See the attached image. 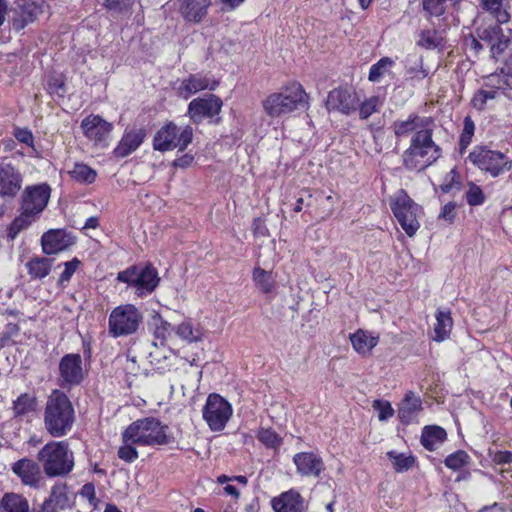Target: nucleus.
<instances>
[{
    "label": "nucleus",
    "instance_id": "obj_1",
    "mask_svg": "<svg viewBox=\"0 0 512 512\" xmlns=\"http://www.w3.org/2000/svg\"><path fill=\"white\" fill-rule=\"evenodd\" d=\"M75 420L74 408L64 392L54 390L48 397L44 410V426L55 438L65 436Z\"/></svg>",
    "mask_w": 512,
    "mask_h": 512
},
{
    "label": "nucleus",
    "instance_id": "obj_2",
    "mask_svg": "<svg viewBox=\"0 0 512 512\" xmlns=\"http://www.w3.org/2000/svg\"><path fill=\"white\" fill-rule=\"evenodd\" d=\"M433 132L422 131L412 135L409 147L402 155L406 169L422 171L436 162L442 155V149L433 140Z\"/></svg>",
    "mask_w": 512,
    "mask_h": 512
},
{
    "label": "nucleus",
    "instance_id": "obj_3",
    "mask_svg": "<svg viewBox=\"0 0 512 512\" xmlns=\"http://www.w3.org/2000/svg\"><path fill=\"white\" fill-rule=\"evenodd\" d=\"M37 460L46 476L65 477L74 468V453L66 441H51L37 454Z\"/></svg>",
    "mask_w": 512,
    "mask_h": 512
},
{
    "label": "nucleus",
    "instance_id": "obj_4",
    "mask_svg": "<svg viewBox=\"0 0 512 512\" xmlns=\"http://www.w3.org/2000/svg\"><path fill=\"white\" fill-rule=\"evenodd\" d=\"M308 104V95L299 83H291L280 92L271 93L262 101L265 113L279 118Z\"/></svg>",
    "mask_w": 512,
    "mask_h": 512
},
{
    "label": "nucleus",
    "instance_id": "obj_5",
    "mask_svg": "<svg viewBox=\"0 0 512 512\" xmlns=\"http://www.w3.org/2000/svg\"><path fill=\"white\" fill-rule=\"evenodd\" d=\"M169 427L155 417H145L132 422L125 429V437L138 446H163L171 442Z\"/></svg>",
    "mask_w": 512,
    "mask_h": 512
},
{
    "label": "nucleus",
    "instance_id": "obj_6",
    "mask_svg": "<svg viewBox=\"0 0 512 512\" xmlns=\"http://www.w3.org/2000/svg\"><path fill=\"white\" fill-rule=\"evenodd\" d=\"M468 159L482 172L491 177H499L512 169V159L499 150L487 146H475L469 153Z\"/></svg>",
    "mask_w": 512,
    "mask_h": 512
},
{
    "label": "nucleus",
    "instance_id": "obj_7",
    "mask_svg": "<svg viewBox=\"0 0 512 512\" xmlns=\"http://www.w3.org/2000/svg\"><path fill=\"white\" fill-rule=\"evenodd\" d=\"M390 207L405 233L409 237L414 236L420 227L419 219L423 214L422 207L415 203L403 189L399 190L391 199Z\"/></svg>",
    "mask_w": 512,
    "mask_h": 512
},
{
    "label": "nucleus",
    "instance_id": "obj_8",
    "mask_svg": "<svg viewBox=\"0 0 512 512\" xmlns=\"http://www.w3.org/2000/svg\"><path fill=\"white\" fill-rule=\"evenodd\" d=\"M142 321L143 315L134 305H120L109 315V334L115 338L132 335Z\"/></svg>",
    "mask_w": 512,
    "mask_h": 512
},
{
    "label": "nucleus",
    "instance_id": "obj_9",
    "mask_svg": "<svg viewBox=\"0 0 512 512\" xmlns=\"http://www.w3.org/2000/svg\"><path fill=\"white\" fill-rule=\"evenodd\" d=\"M117 280L136 288L139 296L151 293L158 286L160 278L157 270L151 265L131 266L117 275Z\"/></svg>",
    "mask_w": 512,
    "mask_h": 512
},
{
    "label": "nucleus",
    "instance_id": "obj_10",
    "mask_svg": "<svg viewBox=\"0 0 512 512\" xmlns=\"http://www.w3.org/2000/svg\"><path fill=\"white\" fill-rule=\"evenodd\" d=\"M193 129L187 125L179 129L176 124L169 122L164 125L154 136L153 147L158 151H169L178 148L180 151L192 142Z\"/></svg>",
    "mask_w": 512,
    "mask_h": 512
},
{
    "label": "nucleus",
    "instance_id": "obj_11",
    "mask_svg": "<svg viewBox=\"0 0 512 512\" xmlns=\"http://www.w3.org/2000/svg\"><path fill=\"white\" fill-rule=\"evenodd\" d=\"M232 416V407L219 394H210L203 409V418L213 431H221Z\"/></svg>",
    "mask_w": 512,
    "mask_h": 512
},
{
    "label": "nucleus",
    "instance_id": "obj_12",
    "mask_svg": "<svg viewBox=\"0 0 512 512\" xmlns=\"http://www.w3.org/2000/svg\"><path fill=\"white\" fill-rule=\"evenodd\" d=\"M498 22L477 29L478 38L490 48L491 57L496 61L509 47L512 31L505 32Z\"/></svg>",
    "mask_w": 512,
    "mask_h": 512
},
{
    "label": "nucleus",
    "instance_id": "obj_13",
    "mask_svg": "<svg viewBox=\"0 0 512 512\" xmlns=\"http://www.w3.org/2000/svg\"><path fill=\"white\" fill-rule=\"evenodd\" d=\"M11 12L12 28L21 31L43 13V0H16Z\"/></svg>",
    "mask_w": 512,
    "mask_h": 512
},
{
    "label": "nucleus",
    "instance_id": "obj_14",
    "mask_svg": "<svg viewBox=\"0 0 512 512\" xmlns=\"http://www.w3.org/2000/svg\"><path fill=\"white\" fill-rule=\"evenodd\" d=\"M59 381L62 388H71L79 385L84 379L82 357L71 353L64 355L59 362Z\"/></svg>",
    "mask_w": 512,
    "mask_h": 512
},
{
    "label": "nucleus",
    "instance_id": "obj_15",
    "mask_svg": "<svg viewBox=\"0 0 512 512\" xmlns=\"http://www.w3.org/2000/svg\"><path fill=\"white\" fill-rule=\"evenodd\" d=\"M51 188L47 184L27 186L21 198L20 209H23L39 218L50 199Z\"/></svg>",
    "mask_w": 512,
    "mask_h": 512
},
{
    "label": "nucleus",
    "instance_id": "obj_16",
    "mask_svg": "<svg viewBox=\"0 0 512 512\" xmlns=\"http://www.w3.org/2000/svg\"><path fill=\"white\" fill-rule=\"evenodd\" d=\"M360 98L352 87H339L329 92L326 107L329 111H338L350 115L358 108Z\"/></svg>",
    "mask_w": 512,
    "mask_h": 512
},
{
    "label": "nucleus",
    "instance_id": "obj_17",
    "mask_svg": "<svg viewBox=\"0 0 512 512\" xmlns=\"http://www.w3.org/2000/svg\"><path fill=\"white\" fill-rule=\"evenodd\" d=\"M222 105V100L214 94L204 98H195L188 105V115L194 123L199 124L204 118L218 115Z\"/></svg>",
    "mask_w": 512,
    "mask_h": 512
},
{
    "label": "nucleus",
    "instance_id": "obj_18",
    "mask_svg": "<svg viewBox=\"0 0 512 512\" xmlns=\"http://www.w3.org/2000/svg\"><path fill=\"white\" fill-rule=\"evenodd\" d=\"M435 122L431 117L419 116L412 113L405 120H396L392 124V129L396 137H407L410 134H417L422 131L433 132Z\"/></svg>",
    "mask_w": 512,
    "mask_h": 512
},
{
    "label": "nucleus",
    "instance_id": "obj_19",
    "mask_svg": "<svg viewBox=\"0 0 512 512\" xmlns=\"http://www.w3.org/2000/svg\"><path fill=\"white\" fill-rule=\"evenodd\" d=\"M11 469L21 479L22 484L31 488L39 489L44 482L41 466L32 459L22 458L13 463Z\"/></svg>",
    "mask_w": 512,
    "mask_h": 512
},
{
    "label": "nucleus",
    "instance_id": "obj_20",
    "mask_svg": "<svg viewBox=\"0 0 512 512\" xmlns=\"http://www.w3.org/2000/svg\"><path fill=\"white\" fill-rule=\"evenodd\" d=\"M22 175L10 164L0 165V197L5 201L16 197L22 187Z\"/></svg>",
    "mask_w": 512,
    "mask_h": 512
},
{
    "label": "nucleus",
    "instance_id": "obj_21",
    "mask_svg": "<svg viewBox=\"0 0 512 512\" xmlns=\"http://www.w3.org/2000/svg\"><path fill=\"white\" fill-rule=\"evenodd\" d=\"M75 244V237L63 229H52L41 237L42 250L51 255L64 251Z\"/></svg>",
    "mask_w": 512,
    "mask_h": 512
},
{
    "label": "nucleus",
    "instance_id": "obj_22",
    "mask_svg": "<svg viewBox=\"0 0 512 512\" xmlns=\"http://www.w3.org/2000/svg\"><path fill=\"white\" fill-rule=\"evenodd\" d=\"M84 135L95 144L106 142L112 131V124L98 115H90L81 122Z\"/></svg>",
    "mask_w": 512,
    "mask_h": 512
},
{
    "label": "nucleus",
    "instance_id": "obj_23",
    "mask_svg": "<svg viewBox=\"0 0 512 512\" xmlns=\"http://www.w3.org/2000/svg\"><path fill=\"white\" fill-rule=\"evenodd\" d=\"M297 472L305 477H319L325 466L322 458L313 452H300L294 455Z\"/></svg>",
    "mask_w": 512,
    "mask_h": 512
},
{
    "label": "nucleus",
    "instance_id": "obj_24",
    "mask_svg": "<svg viewBox=\"0 0 512 512\" xmlns=\"http://www.w3.org/2000/svg\"><path fill=\"white\" fill-rule=\"evenodd\" d=\"M219 82L201 74H190L183 79L179 85L178 93L181 97L188 99L191 95L202 90H215Z\"/></svg>",
    "mask_w": 512,
    "mask_h": 512
},
{
    "label": "nucleus",
    "instance_id": "obj_25",
    "mask_svg": "<svg viewBox=\"0 0 512 512\" xmlns=\"http://www.w3.org/2000/svg\"><path fill=\"white\" fill-rule=\"evenodd\" d=\"M146 130L142 127L126 129L119 144L114 149V155L118 158H124L136 151L144 142Z\"/></svg>",
    "mask_w": 512,
    "mask_h": 512
},
{
    "label": "nucleus",
    "instance_id": "obj_26",
    "mask_svg": "<svg viewBox=\"0 0 512 512\" xmlns=\"http://www.w3.org/2000/svg\"><path fill=\"white\" fill-rule=\"evenodd\" d=\"M72 506V497L67 492L66 484L52 487L49 497L41 505V512H59Z\"/></svg>",
    "mask_w": 512,
    "mask_h": 512
},
{
    "label": "nucleus",
    "instance_id": "obj_27",
    "mask_svg": "<svg viewBox=\"0 0 512 512\" xmlns=\"http://www.w3.org/2000/svg\"><path fill=\"white\" fill-rule=\"evenodd\" d=\"M272 507L275 512H302L304 500L299 492L291 489L273 498Z\"/></svg>",
    "mask_w": 512,
    "mask_h": 512
},
{
    "label": "nucleus",
    "instance_id": "obj_28",
    "mask_svg": "<svg viewBox=\"0 0 512 512\" xmlns=\"http://www.w3.org/2000/svg\"><path fill=\"white\" fill-rule=\"evenodd\" d=\"M422 409L420 397L409 391L399 404L398 418L403 424H409L418 416Z\"/></svg>",
    "mask_w": 512,
    "mask_h": 512
},
{
    "label": "nucleus",
    "instance_id": "obj_29",
    "mask_svg": "<svg viewBox=\"0 0 512 512\" xmlns=\"http://www.w3.org/2000/svg\"><path fill=\"white\" fill-rule=\"evenodd\" d=\"M210 4V0H185L180 13L186 21L199 23L206 16Z\"/></svg>",
    "mask_w": 512,
    "mask_h": 512
},
{
    "label": "nucleus",
    "instance_id": "obj_30",
    "mask_svg": "<svg viewBox=\"0 0 512 512\" xmlns=\"http://www.w3.org/2000/svg\"><path fill=\"white\" fill-rule=\"evenodd\" d=\"M482 10L488 12L499 24L510 21V4L507 0H478Z\"/></svg>",
    "mask_w": 512,
    "mask_h": 512
},
{
    "label": "nucleus",
    "instance_id": "obj_31",
    "mask_svg": "<svg viewBox=\"0 0 512 512\" xmlns=\"http://www.w3.org/2000/svg\"><path fill=\"white\" fill-rule=\"evenodd\" d=\"M447 437L446 431L440 426H425L421 434V443L429 451L436 449Z\"/></svg>",
    "mask_w": 512,
    "mask_h": 512
},
{
    "label": "nucleus",
    "instance_id": "obj_32",
    "mask_svg": "<svg viewBox=\"0 0 512 512\" xmlns=\"http://www.w3.org/2000/svg\"><path fill=\"white\" fill-rule=\"evenodd\" d=\"M350 341L358 353L367 354L377 345L378 337L360 329L350 335Z\"/></svg>",
    "mask_w": 512,
    "mask_h": 512
},
{
    "label": "nucleus",
    "instance_id": "obj_33",
    "mask_svg": "<svg viewBox=\"0 0 512 512\" xmlns=\"http://www.w3.org/2000/svg\"><path fill=\"white\" fill-rule=\"evenodd\" d=\"M433 340L441 342L445 340L451 331L453 321L449 311L438 310L436 313Z\"/></svg>",
    "mask_w": 512,
    "mask_h": 512
},
{
    "label": "nucleus",
    "instance_id": "obj_34",
    "mask_svg": "<svg viewBox=\"0 0 512 512\" xmlns=\"http://www.w3.org/2000/svg\"><path fill=\"white\" fill-rule=\"evenodd\" d=\"M498 70L505 79L501 80L498 73H493L486 78V85L499 89H504L505 87L511 88L508 78L512 77V53L505 59L503 66Z\"/></svg>",
    "mask_w": 512,
    "mask_h": 512
},
{
    "label": "nucleus",
    "instance_id": "obj_35",
    "mask_svg": "<svg viewBox=\"0 0 512 512\" xmlns=\"http://www.w3.org/2000/svg\"><path fill=\"white\" fill-rule=\"evenodd\" d=\"M52 259L35 257L26 263L29 275L34 279H42L46 277L52 267Z\"/></svg>",
    "mask_w": 512,
    "mask_h": 512
},
{
    "label": "nucleus",
    "instance_id": "obj_36",
    "mask_svg": "<svg viewBox=\"0 0 512 512\" xmlns=\"http://www.w3.org/2000/svg\"><path fill=\"white\" fill-rule=\"evenodd\" d=\"M2 506L6 512H29L28 500L16 493H5L2 497Z\"/></svg>",
    "mask_w": 512,
    "mask_h": 512
},
{
    "label": "nucleus",
    "instance_id": "obj_37",
    "mask_svg": "<svg viewBox=\"0 0 512 512\" xmlns=\"http://www.w3.org/2000/svg\"><path fill=\"white\" fill-rule=\"evenodd\" d=\"M253 281L255 286L264 294L271 293L275 288V278L271 271H266L260 267L253 270Z\"/></svg>",
    "mask_w": 512,
    "mask_h": 512
},
{
    "label": "nucleus",
    "instance_id": "obj_38",
    "mask_svg": "<svg viewBox=\"0 0 512 512\" xmlns=\"http://www.w3.org/2000/svg\"><path fill=\"white\" fill-rule=\"evenodd\" d=\"M20 211V215L12 221L8 228V237L10 239H15L22 230L28 228L38 219V217L23 209H20Z\"/></svg>",
    "mask_w": 512,
    "mask_h": 512
},
{
    "label": "nucleus",
    "instance_id": "obj_39",
    "mask_svg": "<svg viewBox=\"0 0 512 512\" xmlns=\"http://www.w3.org/2000/svg\"><path fill=\"white\" fill-rule=\"evenodd\" d=\"M122 446L119 447L118 457L127 463H132L138 458V443L125 437V430L122 433Z\"/></svg>",
    "mask_w": 512,
    "mask_h": 512
},
{
    "label": "nucleus",
    "instance_id": "obj_40",
    "mask_svg": "<svg viewBox=\"0 0 512 512\" xmlns=\"http://www.w3.org/2000/svg\"><path fill=\"white\" fill-rule=\"evenodd\" d=\"M69 174L74 180L87 184L93 183L97 176L96 171L85 164H75Z\"/></svg>",
    "mask_w": 512,
    "mask_h": 512
},
{
    "label": "nucleus",
    "instance_id": "obj_41",
    "mask_svg": "<svg viewBox=\"0 0 512 512\" xmlns=\"http://www.w3.org/2000/svg\"><path fill=\"white\" fill-rule=\"evenodd\" d=\"M394 61L389 57L381 58L377 63L371 66L368 79L372 82H378L382 76L390 73Z\"/></svg>",
    "mask_w": 512,
    "mask_h": 512
},
{
    "label": "nucleus",
    "instance_id": "obj_42",
    "mask_svg": "<svg viewBox=\"0 0 512 512\" xmlns=\"http://www.w3.org/2000/svg\"><path fill=\"white\" fill-rule=\"evenodd\" d=\"M36 406L35 398L28 393L21 394L15 401L13 410L16 416H22L34 411Z\"/></svg>",
    "mask_w": 512,
    "mask_h": 512
},
{
    "label": "nucleus",
    "instance_id": "obj_43",
    "mask_svg": "<svg viewBox=\"0 0 512 512\" xmlns=\"http://www.w3.org/2000/svg\"><path fill=\"white\" fill-rule=\"evenodd\" d=\"M176 334L188 343L197 342L202 339V332L194 328L188 321L182 322L177 326Z\"/></svg>",
    "mask_w": 512,
    "mask_h": 512
},
{
    "label": "nucleus",
    "instance_id": "obj_44",
    "mask_svg": "<svg viewBox=\"0 0 512 512\" xmlns=\"http://www.w3.org/2000/svg\"><path fill=\"white\" fill-rule=\"evenodd\" d=\"M382 102L378 96H372L362 103L359 102V116L361 119L369 118L373 113L377 112Z\"/></svg>",
    "mask_w": 512,
    "mask_h": 512
},
{
    "label": "nucleus",
    "instance_id": "obj_45",
    "mask_svg": "<svg viewBox=\"0 0 512 512\" xmlns=\"http://www.w3.org/2000/svg\"><path fill=\"white\" fill-rule=\"evenodd\" d=\"M469 459L470 457L465 451L458 450L448 455L444 463L448 468L452 470H458L463 466L467 465L469 463Z\"/></svg>",
    "mask_w": 512,
    "mask_h": 512
},
{
    "label": "nucleus",
    "instance_id": "obj_46",
    "mask_svg": "<svg viewBox=\"0 0 512 512\" xmlns=\"http://www.w3.org/2000/svg\"><path fill=\"white\" fill-rule=\"evenodd\" d=\"M442 38L435 30H424L420 34L418 45L426 49H435L440 46Z\"/></svg>",
    "mask_w": 512,
    "mask_h": 512
},
{
    "label": "nucleus",
    "instance_id": "obj_47",
    "mask_svg": "<svg viewBox=\"0 0 512 512\" xmlns=\"http://www.w3.org/2000/svg\"><path fill=\"white\" fill-rule=\"evenodd\" d=\"M388 457L393 461L394 469L397 472H403L411 468L414 464V457L397 454L394 451L387 453Z\"/></svg>",
    "mask_w": 512,
    "mask_h": 512
},
{
    "label": "nucleus",
    "instance_id": "obj_48",
    "mask_svg": "<svg viewBox=\"0 0 512 512\" xmlns=\"http://www.w3.org/2000/svg\"><path fill=\"white\" fill-rule=\"evenodd\" d=\"M257 438L261 443L269 448H276L282 442L281 437L272 429L261 428L258 431Z\"/></svg>",
    "mask_w": 512,
    "mask_h": 512
},
{
    "label": "nucleus",
    "instance_id": "obj_49",
    "mask_svg": "<svg viewBox=\"0 0 512 512\" xmlns=\"http://www.w3.org/2000/svg\"><path fill=\"white\" fill-rule=\"evenodd\" d=\"M466 200L470 206H478L484 203L485 195L480 188L473 182L468 183V190L466 192Z\"/></svg>",
    "mask_w": 512,
    "mask_h": 512
},
{
    "label": "nucleus",
    "instance_id": "obj_50",
    "mask_svg": "<svg viewBox=\"0 0 512 512\" xmlns=\"http://www.w3.org/2000/svg\"><path fill=\"white\" fill-rule=\"evenodd\" d=\"M372 407L378 412V419L386 421L394 415V409L390 402L386 400L377 399L373 401Z\"/></svg>",
    "mask_w": 512,
    "mask_h": 512
},
{
    "label": "nucleus",
    "instance_id": "obj_51",
    "mask_svg": "<svg viewBox=\"0 0 512 512\" xmlns=\"http://www.w3.org/2000/svg\"><path fill=\"white\" fill-rule=\"evenodd\" d=\"M460 176L455 168H453L445 177V181L440 185V189L444 193L450 192L452 189H460Z\"/></svg>",
    "mask_w": 512,
    "mask_h": 512
},
{
    "label": "nucleus",
    "instance_id": "obj_52",
    "mask_svg": "<svg viewBox=\"0 0 512 512\" xmlns=\"http://www.w3.org/2000/svg\"><path fill=\"white\" fill-rule=\"evenodd\" d=\"M446 0H422L423 9L430 15L440 16L445 11Z\"/></svg>",
    "mask_w": 512,
    "mask_h": 512
},
{
    "label": "nucleus",
    "instance_id": "obj_53",
    "mask_svg": "<svg viewBox=\"0 0 512 512\" xmlns=\"http://www.w3.org/2000/svg\"><path fill=\"white\" fill-rule=\"evenodd\" d=\"M80 265V261L77 258L72 259L71 261L64 263V271L61 273L59 277V283L63 284L64 282H68L72 275L75 273L77 268Z\"/></svg>",
    "mask_w": 512,
    "mask_h": 512
},
{
    "label": "nucleus",
    "instance_id": "obj_54",
    "mask_svg": "<svg viewBox=\"0 0 512 512\" xmlns=\"http://www.w3.org/2000/svg\"><path fill=\"white\" fill-rule=\"evenodd\" d=\"M335 203L336 201L332 195H328L323 199L319 208V210H321L319 214L322 220H325L332 215Z\"/></svg>",
    "mask_w": 512,
    "mask_h": 512
},
{
    "label": "nucleus",
    "instance_id": "obj_55",
    "mask_svg": "<svg viewBox=\"0 0 512 512\" xmlns=\"http://www.w3.org/2000/svg\"><path fill=\"white\" fill-rule=\"evenodd\" d=\"M155 325H156V328H155V337L157 339H160L161 341L165 340L167 335L169 334V331H170V328H171V324L168 323L167 321H165L164 319H162L161 317H158L157 319H155Z\"/></svg>",
    "mask_w": 512,
    "mask_h": 512
},
{
    "label": "nucleus",
    "instance_id": "obj_56",
    "mask_svg": "<svg viewBox=\"0 0 512 512\" xmlns=\"http://www.w3.org/2000/svg\"><path fill=\"white\" fill-rule=\"evenodd\" d=\"M480 41L481 40L478 38V36L475 37L474 35L470 34L465 37L464 46L467 50L473 52L474 55H477L483 49V45Z\"/></svg>",
    "mask_w": 512,
    "mask_h": 512
},
{
    "label": "nucleus",
    "instance_id": "obj_57",
    "mask_svg": "<svg viewBox=\"0 0 512 512\" xmlns=\"http://www.w3.org/2000/svg\"><path fill=\"white\" fill-rule=\"evenodd\" d=\"M14 136L21 143H24L28 146L33 145L34 137L32 132L28 129L17 128L14 132Z\"/></svg>",
    "mask_w": 512,
    "mask_h": 512
},
{
    "label": "nucleus",
    "instance_id": "obj_58",
    "mask_svg": "<svg viewBox=\"0 0 512 512\" xmlns=\"http://www.w3.org/2000/svg\"><path fill=\"white\" fill-rule=\"evenodd\" d=\"M455 208L456 205L453 202L445 204L442 208L441 213L439 214V219H443L448 223H452L456 216Z\"/></svg>",
    "mask_w": 512,
    "mask_h": 512
},
{
    "label": "nucleus",
    "instance_id": "obj_59",
    "mask_svg": "<svg viewBox=\"0 0 512 512\" xmlns=\"http://www.w3.org/2000/svg\"><path fill=\"white\" fill-rule=\"evenodd\" d=\"M306 197H299L296 201V205L294 207L295 212H300L302 210V206L306 205L307 207H311L313 205L314 196L313 194L306 191Z\"/></svg>",
    "mask_w": 512,
    "mask_h": 512
},
{
    "label": "nucleus",
    "instance_id": "obj_60",
    "mask_svg": "<svg viewBox=\"0 0 512 512\" xmlns=\"http://www.w3.org/2000/svg\"><path fill=\"white\" fill-rule=\"evenodd\" d=\"M496 464H509L512 462V453L510 451H498L493 457Z\"/></svg>",
    "mask_w": 512,
    "mask_h": 512
},
{
    "label": "nucleus",
    "instance_id": "obj_61",
    "mask_svg": "<svg viewBox=\"0 0 512 512\" xmlns=\"http://www.w3.org/2000/svg\"><path fill=\"white\" fill-rule=\"evenodd\" d=\"M475 124L470 116L464 118V127L461 134L472 137L474 135Z\"/></svg>",
    "mask_w": 512,
    "mask_h": 512
},
{
    "label": "nucleus",
    "instance_id": "obj_62",
    "mask_svg": "<svg viewBox=\"0 0 512 512\" xmlns=\"http://www.w3.org/2000/svg\"><path fill=\"white\" fill-rule=\"evenodd\" d=\"M194 160V157L190 154H185L179 158H177L175 161H174V165L176 167H187L189 166Z\"/></svg>",
    "mask_w": 512,
    "mask_h": 512
},
{
    "label": "nucleus",
    "instance_id": "obj_63",
    "mask_svg": "<svg viewBox=\"0 0 512 512\" xmlns=\"http://www.w3.org/2000/svg\"><path fill=\"white\" fill-rule=\"evenodd\" d=\"M472 104L474 107H476L477 109L481 110L484 108V106L486 105V101L483 97V93H482V90L478 91L473 99H472Z\"/></svg>",
    "mask_w": 512,
    "mask_h": 512
},
{
    "label": "nucleus",
    "instance_id": "obj_64",
    "mask_svg": "<svg viewBox=\"0 0 512 512\" xmlns=\"http://www.w3.org/2000/svg\"><path fill=\"white\" fill-rule=\"evenodd\" d=\"M98 225H99V220L97 217H89L86 220L83 229H95L98 227Z\"/></svg>",
    "mask_w": 512,
    "mask_h": 512
}]
</instances>
